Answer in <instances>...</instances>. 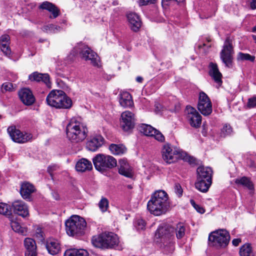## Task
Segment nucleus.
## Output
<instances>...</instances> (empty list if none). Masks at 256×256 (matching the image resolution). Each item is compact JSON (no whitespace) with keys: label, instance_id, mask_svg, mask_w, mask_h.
Listing matches in <instances>:
<instances>
[{"label":"nucleus","instance_id":"obj_1","mask_svg":"<svg viewBox=\"0 0 256 256\" xmlns=\"http://www.w3.org/2000/svg\"><path fill=\"white\" fill-rule=\"evenodd\" d=\"M170 207L167 194L162 190L156 192L148 202L147 208L150 213L159 216L165 214Z\"/></svg>","mask_w":256,"mask_h":256},{"label":"nucleus","instance_id":"obj_2","mask_svg":"<svg viewBox=\"0 0 256 256\" xmlns=\"http://www.w3.org/2000/svg\"><path fill=\"white\" fill-rule=\"evenodd\" d=\"M88 134L86 126L76 118H72L66 126V137L72 144H78L83 142L87 137Z\"/></svg>","mask_w":256,"mask_h":256},{"label":"nucleus","instance_id":"obj_3","mask_svg":"<svg viewBox=\"0 0 256 256\" xmlns=\"http://www.w3.org/2000/svg\"><path fill=\"white\" fill-rule=\"evenodd\" d=\"M162 154L163 160L168 164L174 163L179 159L188 161L190 163L194 162V158L188 156L185 152L168 144L164 145Z\"/></svg>","mask_w":256,"mask_h":256},{"label":"nucleus","instance_id":"obj_4","mask_svg":"<svg viewBox=\"0 0 256 256\" xmlns=\"http://www.w3.org/2000/svg\"><path fill=\"white\" fill-rule=\"evenodd\" d=\"M47 104L56 108L69 109L72 104L70 98L61 90H52L47 96Z\"/></svg>","mask_w":256,"mask_h":256},{"label":"nucleus","instance_id":"obj_5","mask_svg":"<svg viewBox=\"0 0 256 256\" xmlns=\"http://www.w3.org/2000/svg\"><path fill=\"white\" fill-rule=\"evenodd\" d=\"M197 180L195 186L198 190L206 192L212 184V170L210 167L199 166L196 170Z\"/></svg>","mask_w":256,"mask_h":256},{"label":"nucleus","instance_id":"obj_6","mask_svg":"<svg viewBox=\"0 0 256 256\" xmlns=\"http://www.w3.org/2000/svg\"><path fill=\"white\" fill-rule=\"evenodd\" d=\"M66 230L70 236H82L84 234L86 223L82 217L72 216L65 222Z\"/></svg>","mask_w":256,"mask_h":256},{"label":"nucleus","instance_id":"obj_7","mask_svg":"<svg viewBox=\"0 0 256 256\" xmlns=\"http://www.w3.org/2000/svg\"><path fill=\"white\" fill-rule=\"evenodd\" d=\"M208 244L216 248H225L229 244L230 235L225 229H219L210 232L208 236Z\"/></svg>","mask_w":256,"mask_h":256},{"label":"nucleus","instance_id":"obj_8","mask_svg":"<svg viewBox=\"0 0 256 256\" xmlns=\"http://www.w3.org/2000/svg\"><path fill=\"white\" fill-rule=\"evenodd\" d=\"M78 53L83 60L88 62L93 66H100V61L98 55L86 45L80 43L74 48L73 56Z\"/></svg>","mask_w":256,"mask_h":256},{"label":"nucleus","instance_id":"obj_9","mask_svg":"<svg viewBox=\"0 0 256 256\" xmlns=\"http://www.w3.org/2000/svg\"><path fill=\"white\" fill-rule=\"evenodd\" d=\"M92 161L94 167L98 171L104 172L116 166V160L112 156L104 154H98Z\"/></svg>","mask_w":256,"mask_h":256},{"label":"nucleus","instance_id":"obj_10","mask_svg":"<svg viewBox=\"0 0 256 256\" xmlns=\"http://www.w3.org/2000/svg\"><path fill=\"white\" fill-rule=\"evenodd\" d=\"M234 50L232 41L227 38L224 41L223 48L220 53L222 60L226 66L232 68Z\"/></svg>","mask_w":256,"mask_h":256},{"label":"nucleus","instance_id":"obj_11","mask_svg":"<svg viewBox=\"0 0 256 256\" xmlns=\"http://www.w3.org/2000/svg\"><path fill=\"white\" fill-rule=\"evenodd\" d=\"M198 108L201 114L205 116L210 115L212 112L211 102L204 92L200 93Z\"/></svg>","mask_w":256,"mask_h":256},{"label":"nucleus","instance_id":"obj_12","mask_svg":"<svg viewBox=\"0 0 256 256\" xmlns=\"http://www.w3.org/2000/svg\"><path fill=\"white\" fill-rule=\"evenodd\" d=\"M7 131L12 140L16 142L24 143L30 140L32 138L31 134H24L16 129L14 126L8 127Z\"/></svg>","mask_w":256,"mask_h":256},{"label":"nucleus","instance_id":"obj_13","mask_svg":"<svg viewBox=\"0 0 256 256\" xmlns=\"http://www.w3.org/2000/svg\"><path fill=\"white\" fill-rule=\"evenodd\" d=\"M134 115L130 111H125L121 114L120 126L126 132L132 129L134 126Z\"/></svg>","mask_w":256,"mask_h":256},{"label":"nucleus","instance_id":"obj_14","mask_svg":"<svg viewBox=\"0 0 256 256\" xmlns=\"http://www.w3.org/2000/svg\"><path fill=\"white\" fill-rule=\"evenodd\" d=\"M186 118L190 125L194 128L200 127L202 124V116L194 108L187 106L186 108Z\"/></svg>","mask_w":256,"mask_h":256},{"label":"nucleus","instance_id":"obj_15","mask_svg":"<svg viewBox=\"0 0 256 256\" xmlns=\"http://www.w3.org/2000/svg\"><path fill=\"white\" fill-rule=\"evenodd\" d=\"M104 242L108 245L107 248H114L118 250H122V246L119 245V238L118 236L112 232H104Z\"/></svg>","mask_w":256,"mask_h":256},{"label":"nucleus","instance_id":"obj_16","mask_svg":"<svg viewBox=\"0 0 256 256\" xmlns=\"http://www.w3.org/2000/svg\"><path fill=\"white\" fill-rule=\"evenodd\" d=\"M36 190V188L32 184L25 182L21 184L20 194L24 199L30 201L32 200V194Z\"/></svg>","mask_w":256,"mask_h":256},{"label":"nucleus","instance_id":"obj_17","mask_svg":"<svg viewBox=\"0 0 256 256\" xmlns=\"http://www.w3.org/2000/svg\"><path fill=\"white\" fill-rule=\"evenodd\" d=\"M18 96L21 101L26 106L32 105L35 102V98L29 88H22L18 92Z\"/></svg>","mask_w":256,"mask_h":256},{"label":"nucleus","instance_id":"obj_18","mask_svg":"<svg viewBox=\"0 0 256 256\" xmlns=\"http://www.w3.org/2000/svg\"><path fill=\"white\" fill-rule=\"evenodd\" d=\"M104 142V138L100 135H96L92 136L86 142V148L92 152L96 151L102 146Z\"/></svg>","mask_w":256,"mask_h":256},{"label":"nucleus","instance_id":"obj_19","mask_svg":"<svg viewBox=\"0 0 256 256\" xmlns=\"http://www.w3.org/2000/svg\"><path fill=\"white\" fill-rule=\"evenodd\" d=\"M28 78L31 81L43 82L48 88H52L50 78L48 74H42L35 72L30 74Z\"/></svg>","mask_w":256,"mask_h":256},{"label":"nucleus","instance_id":"obj_20","mask_svg":"<svg viewBox=\"0 0 256 256\" xmlns=\"http://www.w3.org/2000/svg\"><path fill=\"white\" fill-rule=\"evenodd\" d=\"M14 212L23 218L29 215V212L27 205L22 201H15L12 204Z\"/></svg>","mask_w":256,"mask_h":256},{"label":"nucleus","instance_id":"obj_21","mask_svg":"<svg viewBox=\"0 0 256 256\" xmlns=\"http://www.w3.org/2000/svg\"><path fill=\"white\" fill-rule=\"evenodd\" d=\"M120 166L118 167V172L128 178H132L134 176L132 168L130 166L127 161L122 159L119 160Z\"/></svg>","mask_w":256,"mask_h":256},{"label":"nucleus","instance_id":"obj_22","mask_svg":"<svg viewBox=\"0 0 256 256\" xmlns=\"http://www.w3.org/2000/svg\"><path fill=\"white\" fill-rule=\"evenodd\" d=\"M24 245L26 249L25 256H37L36 243L32 238H26Z\"/></svg>","mask_w":256,"mask_h":256},{"label":"nucleus","instance_id":"obj_23","mask_svg":"<svg viewBox=\"0 0 256 256\" xmlns=\"http://www.w3.org/2000/svg\"><path fill=\"white\" fill-rule=\"evenodd\" d=\"M39 8L42 10H46L50 12V18H56L60 14L59 9L54 4L47 1L43 2Z\"/></svg>","mask_w":256,"mask_h":256},{"label":"nucleus","instance_id":"obj_24","mask_svg":"<svg viewBox=\"0 0 256 256\" xmlns=\"http://www.w3.org/2000/svg\"><path fill=\"white\" fill-rule=\"evenodd\" d=\"M127 18L130 23V28L134 32H137L141 26V22L138 16L134 12L128 14Z\"/></svg>","mask_w":256,"mask_h":256},{"label":"nucleus","instance_id":"obj_25","mask_svg":"<svg viewBox=\"0 0 256 256\" xmlns=\"http://www.w3.org/2000/svg\"><path fill=\"white\" fill-rule=\"evenodd\" d=\"M209 74L216 82L220 85L222 83V74L219 71L216 64L210 62V64Z\"/></svg>","mask_w":256,"mask_h":256},{"label":"nucleus","instance_id":"obj_26","mask_svg":"<svg viewBox=\"0 0 256 256\" xmlns=\"http://www.w3.org/2000/svg\"><path fill=\"white\" fill-rule=\"evenodd\" d=\"M10 44V37L8 34H3L0 37V48L6 56L11 54Z\"/></svg>","mask_w":256,"mask_h":256},{"label":"nucleus","instance_id":"obj_27","mask_svg":"<svg viewBox=\"0 0 256 256\" xmlns=\"http://www.w3.org/2000/svg\"><path fill=\"white\" fill-rule=\"evenodd\" d=\"M46 246L48 253L52 255L56 254L60 251V244L57 240L54 238L48 240Z\"/></svg>","mask_w":256,"mask_h":256},{"label":"nucleus","instance_id":"obj_28","mask_svg":"<svg viewBox=\"0 0 256 256\" xmlns=\"http://www.w3.org/2000/svg\"><path fill=\"white\" fill-rule=\"evenodd\" d=\"M119 102L124 108L130 107L133 104L132 97L130 94L127 92H122L120 94Z\"/></svg>","mask_w":256,"mask_h":256},{"label":"nucleus","instance_id":"obj_29","mask_svg":"<svg viewBox=\"0 0 256 256\" xmlns=\"http://www.w3.org/2000/svg\"><path fill=\"white\" fill-rule=\"evenodd\" d=\"M92 162L86 158H82L79 160L76 166L77 171L84 172L92 169Z\"/></svg>","mask_w":256,"mask_h":256},{"label":"nucleus","instance_id":"obj_30","mask_svg":"<svg viewBox=\"0 0 256 256\" xmlns=\"http://www.w3.org/2000/svg\"><path fill=\"white\" fill-rule=\"evenodd\" d=\"M104 232L94 236L92 238V245L98 248H107L106 242H104Z\"/></svg>","mask_w":256,"mask_h":256},{"label":"nucleus","instance_id":"obj_31","mask_svg":"<svg viewBox=\"0 0 256 256\" xmlns=\"http://www.w3.org/2000/svg\"><path fill=\"white\" fill-rule=\"evenodd\" d=\"M171 236L172 234L170 230L164 226H159L155 234V237L156 238H160L162 242H165L170 239Z\"/></svg>","mask_w":256,"mask_h":256},{"label":"nucleus","instance_id":"obj_32","mask_svg":"<svg viewBox=\"0 0 256 256\" xmlns=\"http://www.w3.org/2000/svg\"><path fill=\"white\" fill-rule=\"evenodd\" d=\"M109 150L114 155H121L126 151V148L122 144H111L109 146Z\"/></svg>","mask_w":256,"mask_h":256},{"label":"nucleus","instance_id":"obj_33","mask_svg":"<svg viewBox=\"0 0 256 256\" xmlns=\"http://www.w3.org/2000/svg\"><path fill=\"white\" fill-rule=\"evenodd\" d=\"M64 256H88V253L84 249H69L65 252Z\"/></svg>","mask_w":256,"mask_h":256},{"label":"nucleus","instance_id":"obj_34","mask_svg":"<svg viewBox=\"0 0 256 256\" xmlns=\"http://www.w3.org/2000/svg\"><path fill=\"white\" fill-rule=\"evenodd\" d=\"M240 256H254V252L251 244L246 243L242 245L240 249Z\"/></svg>","mask_w":256,"mask_h":256},{"label":"nucleus","instance_id":"obj_35","mask_svg":"<svg viewBox=\"0 0 256 256\" xmlns=\"http://www.w3.org/2000/svg\"><path fill=\"white\" fill-rule=\"evenodd\" d=\"M140 131L145 136H152L154 131L156 130L150 125L142 124L139 127Z\"/></svg>","mask_w":256,"mask_h":256},{"label":"nucleus","instance_id":"obj_36","mask_svg":"<svg viewBox=\"0 0 256 256\" xmlns=\"http://www.w3.org/2000/svg\"><path fill=\"white\" fill-rule=\"evenodd\" d=\"M236 182L238 184L242 185L250 190H252L254 188V184L252 182L250 179L245 176L236 179Z\"/></svg>","mask_w":256,"mask_h":256},{"label":"nucleus","instance_id":"obj_37","mask_svg":"<svg viewBox=\"0 0 256 256\" xmlns=\"http://www.w3.org/2000/svg\"><path fill=\"white\" fill-rule=\"evenodd\" d=\"M254 60V56L242 52H239L237 56V60L238 61L248 60L253 62Z\"/></svg>","mask_w":256,"mask_h":256},{"label":"nucleus","instance_id":"obj_38","mask_svg":"<svg viewBox=\"0 0 256 256\" xmlns=\"http://www.w3.org/2000/svg\"><path fill=\"white\" fill-rule=\"evenodd\" d=\"M10 225L12 229L16 232L24 234L26 232L24 228L22 227L20 224L16 220L11 221Z\"/></svg>","mask_w":256,"mask_h":256},{"label":"nucleus","instance_id":"obj_39","mask_svg":"<svg viewBox=\"0 0 256 256\" xmlns=\"http://www.w3.org/2000/svg\"><path fill=\"white\" fill-rule=\"evenodd\" d=\"M186 228L183 224L179 223L176 228V234L178 239L182 238L185 234Z\"/></svg>","mask_w":256,"mask_h":256},{"label":"nucleus","instance_id":"obj_40","mask_svg":"<svg viewBox=\"0 0 256 256\" xmlns=\"http://www.w3.org/2000/svg\"><path fill=\"white\" fill-rule=\"evenodd\" d=\"M60 28L58 26L50 24L44 26L42 28V30L46 32L54 33L59 31Z\"/></svg>","mask_w":256,"mask_h":256},{"label":"nucleus","instance_id":"obj_41","mask_svg":"<svg viewBox=\"0 0 256 256\" xmlns=\"http://www.w3.org/2000/svg\"><path fill=\"white\" fill-rule=\"evenodd\" d=\"M98 204L100 211L102 212H104L107 211L108 208L109 202L106 198L102 197Z\"/></svg>","mask_w":256,"mask_h":256},{"label":"nucleus","instance_id":"obj_42","mask_svg":"<svg viewBox=\"0 0 256 256\" xmlns=\"http://www.w3.org/2000/svg\"><path fill=\"white\" fill-rule=\"evenodd\" d=\"M11 214L10 206L6 203L0 202V214L8 216Z\"/></svg>","mask_w":256,"mask_h":256},{"label":"nucleus","instance_id":"obj_43","mask_svg":"<svg viewBox=\"0 0 256 256\" xmlns=\"http://www.w3.org/2000/svg\"><path fill=\"white\" fill-rule=\"evenodd\" d=\"M232 132V129L230 126L226 124L224 126L221 130L220 136H221L225 137L227 136L230 135Z\"/></svg>","mask_w":256,"mask_h":256},{"label":"nucleus","instance_id":"obj_44","mask_svg":"<svg viewBox=\"0 0 256 256\" xmlns=\"http://www.w3.org/2000/svg\"><path fill=\"white\" fill-rule=\"evenodd\" d=\"M146 223L142 218H138L135 222V226L138 230H143L145 228Z\"/></svg>","mask_w":256,"mask_h":256},{"label":"nucleus","instance_id":"obj_45","mask_svg":"<svg viewBox=\"0 0 256 256\" xmlns=\"http://www.w3.org/2000/svg\"><path fill=\"white\" fill-rule=\"evenodd\" d=\"M14 89L13 85L10 82H6L4 83L2 86V92H11Z\"/></svg>","mask_w":256,"mask_h":256},{"label":"nucleus","instance_id":"obj_46","mask_svg":"<svg viewBox=\"0 0 256 256\" xmlns=\"http://www.w3.org/2000/svg\"><path fill=\"white\" fill-rule=\"evenodd\" d=\"M154 138L160 142H163L164 141L165 138L164 136L160 132L156 130L154 131V134H153V136Z\"/></svg>","mask_w":256,"mask_h":256},{"label":"nucleus","instance_id":"obj_47","mask_svg":"<svg viewBox=\"0 0 256 256\" xmlns=\"http://www.w3.org/2000/svg\"><path fill=\"white\" fill-rule=\"evenodd\" d=\"M190 204L194 206V208L196 210V211L199 213L204 214L205 212L204 209L203 208L200 206L199 205L196 204L194 200H190Z\"/></svg>","mask_w":256,"mask_h":256},{"label":"nucleus","instance_id":"obj_48","mask_svg":"<svg viewBox=\"0 0 256 256\" xmlns=\"http://www.w3.org/2000/svg\"><path fill=\"white\" fill-rule=\"evenodd\" d=\"M174 192L178 196H181L182 194V189L181 186L178 183H176L174 186Z\"/></svg>","mask_w":256,"mask_h":256},{"label":"nucleus","instance_id":"obj_49","mask_svg":"<svg viewBox=\"0 0 256 256\" xmlns=\"http://www.w3.org/2000/svg\"><path fill=\"white\" fill-rule=\"evenodd\" d=\"M247 106L250 108L256 106V96H254L248 100Z\"/></svg>","mask_w":256,"mask_h":256},{"label":"nucleus","instance_id":"obj_50","mask_svg":"<svg viewBox=\"0 0 256 256\" xmlns=\"http://www.w3.org/2000/svg\"><path fill=\"white\" fill-rule=\"evenodd\" d=\"M35 236L36 238L40 240H43L44 238V232L41 228H38L35 232Z\"/></svg>","mask_w":256,"mask_h":256},{"label":"nucleus","instance_id":"obj_51","mask_svg":"<svg viewBox=\"0 0 256 256\" xmlns=\"http://www.w3.org/2000/svg\"><path fill=\"white\" fill-rule=\"evenodd\" d=\"M156 0H139L138 4L140 6H146L154 4Z\"/></svg>","mask_w":256,"mask_h":256},{"label":"nucleus","instance_id":"obj_52","mask_svg":"<svg viewBox=\"0 0 256 256\" xmlns=\"http://www.w3.org/2000/svg\"><path fill=\"white\" fill-rule=\"evenodd\" d=\"M58 168V166L56 164L50 166L48 168V172L51 176L52 175V172L56 170Z\"/></svg>","mask_w":256,"mask_h":256},{"label":"nucleus","instance_id":"obj_53","mask_svg":"<svg viewBox=\"0 0 256 256\" xmlns=\"http://www.w3.org/2000/svg\"><path fill=\"white\" fill-rule=\"evenodd\" d=\"M242 242V240L240 238H234L232 240V244L234 246H237Z\"/></svg>","mask_w":256,"mask_h":256},{"label":"nucleus","instance_id":"obj_54","mask_svg":"<svg viewBox=\"0 0 256 256\" xmlns=\"http://www.w3.org/2000/svg\"><path fill=\"white\" fill-rule=\"evenodd\" d=\"M171 2H174V0H162V7L166 8L170 4V3Z\"/></svg>","mask_w":256,"mask_h":256},{"label":"nucleus","instance_id":"obj_55","mask_svg":"<svg viewBox=\"0 0 256 256\" xmlns=\"http://www.w3.org/2000/svg\"><path fill=\"white\" fill-rule=\"evenodd\" d=\"M247 164L250 168H256V164L254 162L250 160H248Z\"/></svg>","mask_w":256,"mask_h":256},{"label":"nucleus","instance_id":"obj_56","mask_svg":"<svg viewBox=\"0 0 256 256\" xmlns=\"http://www.w3.org/2000/svg\"><path fill=\"white\" fill-rule=\"evenodd\" d=\"M250 7L252 9H256V0H251Z\"/></svg>","mask_w":256,"mask_h":256},{"label":"nucleus","instance_id":"obj_57","mask_svg":"<svg viewBox=\"0 0 256 256\" xmlns=\"http://www.w3.org/2000/svg\"><path fill=\"white\" fill-rule=\"evenodd\" d=\"M174 2H176L178 4H184L185 0H174Z\"/></svg>","mask_w":256,"mask_h":256},{"label":"nucleus","instance_id":"obj_58","mask_svg":"<svg viewBox=\"0 0 256 256\" xmlns=\"http://www.w3.org/2000/svg\"><path fill=\"white\" fill-rule=\"evenodd\" d=\"M136 80L137 82L141 83L143 80V78L141 76H138L136 78Z\"/></svg>","mask_w":256,"mask_h":256},{"label":"nucleus","instance_id":"obj_59","mask_svg":"<svg viewBox=\"0 0 256 256\" xmlns=\"http://www.w3.org/2000/svg\"><path fill=\"white\" fill-rule=\"evenodd\" d=\"M253 40H254V42L256 43V36H252Z\"/></svg>","mask_w":256,"mask_h":256},{"label":"nucleus","instance_id":"obj_60","mask_svg":"<svg viewBox=\"0 0 256 256\" xmlns=\"http://www.w3.org/2000/svg\"><path fill=\"white\" fill-rule=\"evenodd\" d=\"M2 118V116L0 114V119Z\"/></svg>","mask_w":256,"mask_h":256}]
</instances>
